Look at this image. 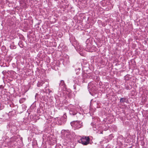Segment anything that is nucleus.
I'll list each match as a JSON object with an SVG mask.
<instances>
[{"label": "nucleus", "mask_w": 148, "mask_h": 148, "mask_svg": "<svg viewBox=\"0 0 148 148\" xmlns=\"http://www.w3.org/2000/svg\"><path fill=\"white\" fill-rule=\"evenodd\" d=\"M90 138L89 136H83L79 140V143L84 145H87L89 143Z\"/></svg>", "instance_id": "nucleus-1"}, {"label": "nucleus", "mask_w": 148, "mask_h": 148, "mask_svg": "<svg viewBox=\"0 0 148 148\" xmlns=\"http://www.w3.org/2000/svg\"><path fill=\"white\" fill-rule=\"evenodd\" d=\"M82 123L81 121H74L71 123V125L72 127L76 128L77 129L81 127Z\"/></svg>", "instance_id": "nucleus-2"}, {"label": "nucleus", "mask_w": 148, "mask_h": 148, "mask_svg": "<svg viewBox=\"0 0 148 148\" xmlns=\"http://www.w3.org/2000/svg\"><path fill=\"white\" fill-rule=\"evenodd\" d=\"M69 113L71 115H74L77 114V111L71 109L69 111Z\"/></svg>", "instance_id": "nucleus-3"}, {"label": "nucleus", "mask_w": 148, "mask_h": 148, "mask_svg": "<svg viewBox=\"0 0 148 148\" xmlns=\"http://www.w3.org/2000/svg\"><path fill=\"white\" fill-rule=\"evenodd\" d=\"M60 86H62L63 87H65L66 85L64 81L61 80V81L60 83Z\"/></svg>", "instance_id": "nucleus-4"}, {"label": "nucleus", "mask_w": 148, "mask_h": 148, "mask_svg": "<svg viewBox=\"0 0 148 148\" xmlns=\"http://www.w3.org/2000/svg\"><path fill=\"white\" fill-rule=\"evenodd\" d=\"M44 83V82L43 81H41L40 82H39L37 84V86L38 87H40L42 86Z\"/></svg>", "instance_id": "nucleus-5"}, {"label": "nucleus", "mask_w": 148, "mask_h": 148, "mask_svg": "<svg viewBox=\"0 0 148 148\" xmlns=\"http://www.w3.org/2000/svg\"><path fill=\"white\" fill-rule=\"evenodd\" d=\"M126 99L125 98H121L120 100V102L121 103H123L125 102Z\"/></svg>", "instance_id": "nucleus-6"}, {"label": "nucleus", "mask_w": 148, "mask_h": 148, "mask_svg": "<svg viewBox=\"0 0 148 148\" xmlns=\"http://www.w3.org/2000/svg\"><path fill=\"white\" fill-rule=\"evenodd\" d=\"M25 98H23L20 99L19 101L20 103H22L24 102L25 100Z\"/></svg>", "instance_id": "nucleus-7"}, {"label": "nucleus", "mask_w": 148, "mask_h": 148, "mask_svg": "<svg viewBox=\"0 0 148 148\" xmlns=\"http://www.w3.org/2000/svg\"><path fill=\"white\" fill-rule=\"evenodd\" d=\"M64 134L67 135V133H69L70 132L69 130H64Z\"/></svg>", "instance_id": "nucleus-8"}, {"label": "nucleus", "mask_w": 148, "mask_h": 148, "mask_svg": "<svg viewBox=\"0 0 148 148\" xmlns=\"http://www.w3.org/2000/svg\"><path fill=\"white\" fill-rule=\"evenodd\" d=\"M63 117H64L65 118H66V114H64L63 116Z\"/></svg>", "instance_id": "nucleus-9"}, {"label": "nucleus", "mask_w": 148, "mask_h": 148, "mask_svg": "<svg viewBox=\"0 0 148 148\" xmlns=\"http://www.w3.org/2000/svg\"><path fill=\"white\" fill-rule=\"evenodd\" d=\"M2 87V85L0 86V88H1Z\"/></svg>", "instance_id": "nucleus-10"}]
</instances>
